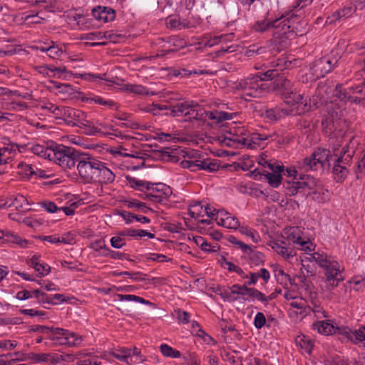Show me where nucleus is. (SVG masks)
Segmentation results:
<instances>
[{"label":"nucleus","mask_w":365,"mask_h":365,"mask_svg":"<svg viewBox=\"0 0 365 365\" xmlns=\"http://www.w3.org/2000/svg\"><path fill=\"white\" fill-rule=\"evenodd\" d=\"M37 70L40 73L43 74H48V71L53 72L54 74L64 73L66 72V68L65 67L40 66Z\"/></svg>","instance_id":"42"},{"label":"nucleus","mask_w":365,"mask_h":365,"mask_svg":"<svg viewBox=\"0 0 365 365\" xmlns=\"http://www.w3.org/2000/svg\"><path fill=\"white\" fill-rule=\"evenodd\" d=\"M196 155L197 153H192L188 156V159L182 160L180 165L183 168H187L192 172L196 171Z\"/></svg>","instance_id":"35"},{"label":"nucleus","mask_w":365,"mask_h":365,"mask_svg":"<svg viewBox=\"0 0 365 365\" xmlns=\"http://www.w3.org/2000/svg\"><path fill=\"white\" fill-rule=\"evenodd\" d=\"M346 153V150H344V148L343 155L334 160V164L332 168V172L336 175L337 180H341L343 178H344L348 173L346 167L345 166V163L344 162V160H347V158H345L344 160L343 159L344 157L345 156Z\"/></svg>","instance_id":"16"},{"label":"nucleus","mask_w":365,"mask_h":365,"mask_svg":"<svg viewBox=\"0 0 365 365\" xmlns=\"http://www.w3.org/2000/svg\"><path fill=\"white\" fill-rule=\"evenodd\" d=\"M259 163L264 169L259 171L258 173L264 175L271 186L277 187L282 181V165L274 160H266L264 159H262Z\"/></svg>","instance_id":"8"},{"label":"nucleus","mask_w":365,"mask_h":365,"mask_svg":"<svg viewBox=\"0 0 365 365\" xmlns=\"http://www.w3.org/2000/svg\"><path fill=\"white\" fill-rule=\"evenodd\" d=\"M127 180L129 182L130 187L139 190H150L153 188V186L150 182L143 180H138L135 178L127 177Z\"/></svg>","instance_id":"30"},{"label":"nucleus","mask_w":365,"mask_h":365,"mask_svg":"<svg viewBox=\"0 0 365 365\" xmlns=\"http://www.w3.org/2000/svg\"><path fill=\"white\" fill-rule=\"evenodd\" d=\"M29 202L26 198L22 195H18L16 196L12 202L9 204V207L14 206L17 210L24 211L26 208V205H28Z\"/></svg>","instance_id":"34"},{"label":"nucleus","mask_w":365,"mask_h":365,"mask_svg":"<svg viewBox=\"0 0 365 365\" xmlns=\"http://www.w3.org/2000/svg\"><path fill=\"white\" fill-rule=\"evenodd\" d=\"M222 265L226 267L229 271L234 272H240L242 273V269L234 264L233 263L227 261L225 257H222L221 259Z\"/></svg>","instance_id":"59"},{"label":"nucleus","mask_w":365,"mask_h":365,"mask_svg":"<svg viewBox=\"0 0 365 365\" xmlns=\"http://www.w3.org/2000/svg\"><path fill=\"white\" fill-rule=\"evenodd\" d=\"M273 86L281 96H284L285 93L292 91L294 88L292 83L286 78L279 76L274 79L273 82Z\"/></svg>","instance_id":"19"},{"label":"nucleus","mask_w":365,"mask_h":365,"mask_svg":"<svg viewBox=\"0 0 365 365\" xmlns=\"http://www.w3.org/2000/svg\"><path fill=\"white\" fill-rule=\"evenodd\" d=\"M313 69L317 77H323L331 71V61L326 58H319L314 63Z\"/></svg>","instance_id":"17"},{"label":"nucleus","mask_w":365,"mask_h":365,"mask_svg":"<svg viewBox=\"0 0 365 365\" xmlns=\"http://www.w3.org/2000/svg\"><path fill=\"white\" fill-rule=\"evenodd\" d=\"M293 242L301 246V249L304 251L311 252L313 250L312 244L307 241H303L299 237L296 240H294Z\"/></svg>","instance_id":"61"},{"label":"nucleus","mask_w":365,"mask_h":365,"mask_svg":"<svg viewBox=\"0 0 365 365\" xmlns=\"http://www.w3.org/2000/svg\"><path fill=\"white\" fill-rule=\"evenodd\" d=\"M220 225L229 229H237L240 227V222L235 217L230 215Z\"/></svg>","instance_id":"46"},{"label":"nucleus","mask_w":365,"mask_h":365,"mask_svg":"<svg viewBox=\"0 0 365 365\" xmlns=\"http://www.w3.org/2000/svg\"><path fill=\"white\" fill-rule=\"evenodd\" d=\"M127 90L136 94H148L147 89L140 85H128Z\"/></svg>","instance_id":"58"},{"label":"nucleus","mask_w":365,"mask_h":365,"mask_svg":"<svg viewBox=\"0 0 365 365\" xmlns=\"http://www.w3.org/2000/svg\"><path fill=\"white\" fill-rule=\"evenodd\" d=\"M280 19H275L272 21H267L265 20L259 21L255 24V29L257 31L263 32L268 30L270 28H279L281 22H279Z\"/></svg>","instance_id":"28"},{"label":"nucleus","mask_w":365,"mask_h":365,"mask_svg":"<svg viewBox=\"0 0 365 365\" xmlns=\"http://www.w3.org/2000/svg\"><path fill=\"white\" fill-rule=\"evenodd\" d=\"M282 98L287 105L290 106V108H294L298 106L301 108L303 106V96L297 93L295 88H293L292 91H289V93H285Z\"/></svg>","instance_id":"15"},{"label":"nucleus","mask_w":365,"mask_h":365,"mask_svg":"<svg viewBox=\"0 0 365 365\" xmlns=\"http://www.w3.org/2000/svg\"><path fill=\"white\" fill-rule=\"evenodd\" d=\"M314 329L318 332L324 335L336 334L335 327L329 321H321L314 324Z\"/></svg>","instance_id":"24"},{"label":"nucleus","mask_w":365,"mask_h":365,"mask_svg":"<svg viewBox=\"0 0 365 365\" xmlns=\"http://www.w3.org/2000/svg\"><path fill=\"white\" fill-rule=\"evenodd\" d=\"M92 15L97 21L107 23L115 19V11L110 7L98 6L92 9Z\"/></svg>","instance_id":"13"},{"label":"nucleus","mask_w":365,"mask_h":365,"mask_svg":"<svg viewBox=\"0 0 365 365\" xmlns=\"http://www.w3.org/2000/svg\"><path fill=\"white\" fill-rule=\"evenodd\" d=\"M246 138L243 137L233 136L232 138H225L224 140L226 145L230 147L237 146L238 145H245Z\"/></svg>","instance_id":"41"},{"label":"nucleus","mask_w":365,"mask_h":365,"mask_svg":"<svg viewBox=\"0 0 365 365\" xmlns=\"http://www.w3.org/2000/svg\"><path fill=\"white\" fill-rule=\"evenodd\" d=\"M48 56L51 58H58L63 53V50L58 46H54L53 44L48 47L47 49Z\"/></svg>","instance_id":"54"},{"label":"nucleus","mask_w":365,"mask_h":365,"mask_svg":"<svg viewBox=\"0 0 365 365\" xmlns=\"http://www.w3.org/2000/svg\"><path fill=\"white\" fill-rule=\"evenodd\" d=\"M228 241L230 243H232V245H237L239 248H240L243 251L244 253L246 252H248L250 250V246L245 244L244 242L239 240L238 239H237L235 237H234L232 235L229 236Z\"/></svg>","instance_id":"57"},{"label":"nucleus","mask_w":365,"mask_h":365,"mask_svg":"<svg viewBox=\"0 0 365 365\" xmlns=\"http://www.w3.org/2000/svg\"><path fill=\"white\" fill-rule=\"evenodd\" d=\"M76 168L80 177L86 182L108 184L115 180V175L106 164L88 153L83 152Z\"/></svg>","instance_id":"2"},{"label":"nucleus","mask_w":365,"mask_h":365,"mask_svg":"<svg viewBox=\"0 0 365 365\" xmlns=\"http://www.w3.org/2000/svg\"><path fill=\"white\" fill-rule=\"evenodd\" d=\"M178 319L180 323L187 324L190 322V314L182 309H178L175 311Z\"/></svg>","instance_id":"60"},{"label":"nucleus","mask_w":365,"mask_h":365,"mask_svg":"<svg viewBox=\"0 0 365 365\" xmlns=\"http://www.w3.org/2000/svg\"><path fill=\"white\" fill-rule=\"evenodd\" d=\"M67 329H61V328H53L50 327L49 333L51 334L50 339L53 341H60V337H64L66 334Z\"/></svg>","instance_id":"45"},{"label":"nucleus","mask_w":365,"mask_h":365,"mask_svg":"<svg viewBox=\"0 0 365 365\" xmlns=\"http://www.w3.org/2000/svg\"><path fill=\"white\" fill-rule=\"evenodd\" d=\"M131 349L120 347L112 351L110 354L120 361L128 363V360L131 356Z\"/></svg>","instance_id":"31"},{"label":"nucleus","mask_w":365,"mask_h":365,"mask_svg":"<svg viewBox=\"0 0 365 365\" xmlns=\"http://www.w3.org/2000/svg\"><path fill=\"white\" fill-rule=\"evenodd\" d=\"M299 111L295 110V108H280L278 107H276L274 108H269L267 109L265 112V115L267 118L273 120H277L279 118L292 115H296L299 114Z\"/></svg>","instance_id":"14"},{"label":"nucleus","mask_w":365,"mask_h":365,"mask_svg":"<svg viewBox=\"0 0 365 365\" xmlns=\"http://www.w3.org/2000/svg\"><path fill=\"white\" fill-rule=\"evenodd\" d=\"M160 348L162 354L165 356L179 358L181 355L179 351L173 349L171 346H168V344H161Z\"/></svg>","instance_id":"36"},{"label":"nucleus","mask_w":365,"mask_h":365,"mask_svg":"<svg viewBox=\"0 0 365 365\" xmlns=\"http://www.w3.org/2000/svg\"><path fill=\"white\" fill-rule=\"evenodd\" d=\"M362 341H365V325L354 331L352 342L358 344Z\"/></svg>","instance_id":"48"},{"label":"nucleus","mask_w":365,"mask_h":365,"mask_svg":"<svg viewBox=\"0 0 365 365\" xmlns=\"http://www.w3.org/2000/svg\"><path fill=\"white\" fill-rule=\"evenodd\" d=\"M28 264L38 272L39 276L47 275L51 269L47 264L41 262L38 256H33L28 260Z\"/></svg>","instance_id":"21"},{"label":"nucleus","mask_w":365,"mask_h":365,"mask_svg":"<svg viewBox=\"0 0 365 365\" xmlns=\"http://www.w3.org/2000/svg\"><path fill=\"white\" fill-rule=\"evenodd\" d=\"M61 108L59 106H56V105L51 103H47L43 106V108L46 109L53 113L55 115L58 117H61Z\"/></svg>","instance_id":"62"},{"label":"nucleus","mask_w":365,"mask_h":365,"mask_svg":"<svg viewBox=\"0 0 365 365\" xmlns=\"http://www.w3.org/2000/svg\"><path fill=\"white\" fill-rule=\"evenodd\" d=\"M230 289L232 290L233 296L238 297V295H247L250 287H247V284L240 285L236 284L232 285Z\"/></svg>","instance_id":"39"},{"label":"nucleus","mask_w":365,"mask_h":365,"mask_svg":"<svg viewBox=\"0 0 365 365\" xmlns=\"http://www.w3.org/2000/svg\"><path fill=\"white\" fill-rule=\"evenodd\" d=\"M79 128H84V133L88 135H96L98 134H103V132H101L99 128L94 126L91 121L87 120L86 119H85V120L82 122L81 125L79 124Z\"/></svg>","instance_id":"33"},{"label":"nucleus","mask_w":365,"mask_h":365,"mask_svg":"<svg viewBox=\"0 0 365 365\" xmlns=\"http://www.w3.org/2000/svg\"><path fill=\"white\" fill-rule=\"evenodd\" d=\"M245 253L249 255L250 262L255 266L262 264L264 262V255L259 251L252 250L251 247H250L248 252Z\"/></svg>","instance_id":"29"},{"label":"nucleus","mask_w":365,"mask_h":365,"mask_svg":"<svg viewBox=\"0 0 365 365\" xmlns=\"http://www.w3.org/2000/svg\"><path fill=\"white\" fill-rule=\"evenodd\" d=\"M110 244L113 248L120 249L125 245V239L119 234L110 239Z\"/></svg>","instance_id":"52"},{"label":"nucleus","mask_w":365,"mask_h":365,"mask_svg":"<svg viewBox=\"0 0 365 365\" xmlns=\"http://www.w3.org/2000/svg\"><path fill=\"white\" fill-rule=\"evenodd\" d=\"M297 279H299V282L301 284L302 287H304L306 290L311 289V283L307 279V277L306 276L304 271H302V273H301V274H299L297 276Z\"/></svg>","instance_id":"64"},{"label":"nucleus","mask_w":365,"mask_h":365,"mask_svg":"<svg viewBox=\"0 0 365 365\" xmlns=\"http://www.w3.org/2000/svg\"><path fill=\"white\" fill-rule=\"evenodd\" d=\"M117 297L120 301H134L142 304H150L143 298L133 294H117Z\"/></svg>","instance_id":"43"},{"label":"nucleus","mask_w":365,"mask_h":365,"mask_svg":"<svg viewBox=\"0 0 365 365\" xmlns=\"http://www.w3.org/2000/svg\"><path fill=\"white\" fill-rule=\"evenodd\" d=\"M272 247L277 252V254L280 255L285 259L293 257L295 255V253H294L292 249L284 247L278 242H273Z\"/></svg>","instance_id":"32"},{"label":"nucleus","mask_w":365,"mask_h":365,"mask_svg":"<svg viewBox=\"0 0 365 365\" xmlns=\"http://www.w3.org/2000/svg\"><path fill=\"white\" fill-rule=\"evenodd\" d=\"M335 328H336V334L338 333L339 334H341L342 336H344L349 340L352 341L353 336H354V331H352L351 329H349V327H335Z\"/></svg>","instance_id":"55"},{"label":"nucleus","mask_w":365,"mask_h":365,"mask_svg":"<svg viewBox=\"0 0 365 365\" xmlns=\"http://www.w3.org/2000/svg\"><path fill=\"white\" fill-rule=\"evenodd\" d=\"M59 344L68 346H78L82 342V336L76 335L73 332H69L68 330L64 337H60Z\"/></svg>","instance_id":"23"},{"label":"nucleus","mask_w":365,"mask_h":365,"mask_svg":"<svg viewBox=\"0 0 365 365\" xmlns=\"http://www.w3.org/2000/svg\"><path fill=\"white\" fill-rule=\"evenodd\" d=\"M331 88L326 83L320 82L316 89L314 93L309 98L303 100V106L294 108L295 110L299 111L298 115H301L305 112L319 108L324 103H326V111L329 116L322 120V124L324 133L330 135V143L333 149L336 150L342 143V133L340 132L337 134L334 133L335 125L334 120L340 119L343 115L342 110L339 109V106L336 109L334 108V104L332 101L327 102V98L331 93Z\"/></svg>","instance_id":"1"},{"label":"nucleus","mask_w":365,"mask_h":365,"mask_svg":"<svg viewBox=\"0 0 365 365\" xmlns=\"http://www.w3.org/2000/svg\"><path fill=\"white\" fill-rule=\"evenodd\" d=\"M214 212H215L214 220L217 222V225H219L223 224L224 220H225L229 217V215H230V213H228L227 211L224 210L215 209Z\"/></svg>","instance_id":"50"},{"label":"nucleus","mask_w":365,"mask_h":365,"mask_svg":"<svg viewBox=\"0 0 365 365\" xmlns=\"http://www.w3.org/2000/svg\"><path fill=\"white\" fill-rule=\"evenodd\" d=\"M266 324V318L262 312H257L254 319L255 327L259 329L262 328Z\"/></svg>","instance_id":"56"},{"label":"nucleus","mask_w":365,"mask_h":365,"mask_svg":"<svg viewBox=\"0 0 365 365\" xmlns=\"http://www.w3.org/2000/svg\"><path fill=\"white\" fill-rule=\"evenodd\" d=\"M314 185V179L309 175H304L297 181L287 180L284 183L287 193L289 195H295L298 192H304L307 190H311Z\"/></svg>","instance_id":"9"},{"label":"nucleus","mask_w":365,"mask_h":365,"mask_svg":"<svg viewBox=\"0 0 365 365\" xmlns=\"http://www.w3.org/2000/svg\"><path fill=\"white\" fill-rule=\"evenodd\" d=\"M352 9L350 7L344 8L341 10L335 11L331 16H329L327 19V24H334L336 21L342 18L349 17L351 15Z\"/></svg>","instance_id":"27"},{"label":"nucleus","mask_w":365,"mask_h":365,"mask_svg":"<svg viewBox=\"0 0 365 365\" xmlns=\"http://www.w3.org/2000/svg\"><path fill=\"white\" fill-rule=\"evenodd\" d=\"M126 205L128 208H135L137 210L146 212L148 207H146L144 202H140L138 200H132L126 202Z\"/></svg>","instance_id":"44"},{"label":"nucleus","mask_w":365,"mask_h":365,"mask_svg":"<svg viewBox=\"0 0 365 365\" xmlns=\"http://www.w3.org/2000/svg\"><path fill=\"white\" fill-rule=\"evenodd\" d=\"M253 299H257L262 303H266L265 295L257 289L250 287L248 294Z\"/></svg>","instance_id":"47"},{"label":"nucleus","mask_w":365,"mask_h":365,"mask_svg":"<svg viewBox=\"0 0 365 365\" xmlns=\"http://www.w3.org/2000/svg\"><path fill=\"white\" fill-rule=\"evenodd\" d=\"M220 165L216 160L201 158L196 155V171L204 170L209 172H214L219 169Z\"/></svg>","instance_id":"20"},{"label":"nucleus","mask_w":365,"mask_h":365,"mask_svg":"<svg viewBox=\"0 0 365 365\" xmlns=\"http://www.w3.org/2000/svg\"><path fill=\"white\" fill-rule=\"evenodd\" d=\"M362 86L349 87L348 90L343 88L341 85H337L334 90V96L336 97L341 102L359 103L360 98L354 96V94L361 93Z\"/></svg>","instance_id":"11"},{"label":"nucleus","mask_w":365,"mask_h":365,"mask_svg":"<svg viewBox=\"0 0 365 365\" xmlns=\"http://www.w3.org/2000/svg\"><path fill=\"white\" fill-rule=\"evenodd\" d=\"M142 197L145 199H148L152 202L163 203L165 200V197L160 193H154L153 192H149L148 193H145L142 195Z\"/></svg>","instance_id":"49"},{"label":"nucleus","mask_w":365,"mask_h":365,"mask_svg":"<svg viewBox=\"0 0 365 365\" xmlns=\"http://www.w3.org/2000/svg\"><path fill=\"white\" fill-rule=\"evenodd\" d=\"M240 232L242 235H245L250 237L251 240H252V242H257L260 240V237H259V234L256 231H255L252 229H250L247 227H244V226L240 227Z\"/></svg>","instance_id":"37"},{"label":"nucleus","mask_w":365,"mask_h":365,"mask_svg":"<svg viewBox=\"0 0 365 365\" xmlns=\"http://www.w3.org/2000/svg\"><path fill=\"white\" fill-rule=\"evenodd\" d=\"M226 38H227V36H225V35L217 36L211 37L207 40H205L203 42V43L205 46L212 47L216 44L220 43L222 41H225Z\"/></svg>","instance_id":"51"},{"label":"nucleus","mask_w":365,"mask_h":365,"mask_svg":"<svg viewBox=\"0 0 365 365\" xmlns=\"http://www.w3.org/2000/svg\"><path fill=\"white\" fill-rule=\"evenodd\" d=\"M29 150H31L34 154L42 157L45 159L48 158L51 160V155L54 152L53 148H48L41 145H31Z\"/></svg>","instance_id":"22"},{"label":"nucleus","mask_w":365,"mask_h":365,"mask_svg":"<svg viewBox=\"0 0 365 365\" xmlns=\"http://www.w3.org/2000/svg\"><path fill=\"white\" fill-rule=\"evenodd\" d=\"M279 76V73L277 70H268L267 71L261 73L260 76H258V77L260 78L262 83L266 80L276 79Z\"/></svg>","instance_id":"53"},{"label":"nucleus","mask_w":365,"mask_h":365,"mask_svg":"<svg viewBox=\"0 0 365 365\" xmlns=\"http://www.w3.org/2000/svg\"><path fill=\"white\" fill-rule=\"evenodd\" d=\"M297 15L292 14L290 16L286 17L282 16L281 19H284L282 22V30L276 31L271 40L273 49L276 51H280L289 47L290 45L289 36L293 35L297 28L294 25Z\"/></svg>","instance_id":"4"},{"label":"nucleus","mask_w":365,"mask_h":365,"mask_svg":"<svg viewBox=\"0 0 365 365\" xmlns=\"http://www.w3.org/2000/svg\"><path fill=\"white\" fill-rule=\"evenodd\" d=\"M83 153V152L72 147L58 145L54 147V152L51 155V160H53L55 163L64 170L72 169L76 167Z\"/></svg>","instance_id":"5"},{"label":"nucleus","mask_w":365,"mask_h":365,"mask_svg":"<svg viewBox=\"0 0 365 365\" xmlns=\"http://www.w3.org/2000/svg\"><path fill=\"white\" fill-rule=\"evenodd\" d=\"M197 103L194 101L178 102L170 106V114L175 117L185 116L190 119H210L217 123L226 120H231L234 113L225 111H206L203 109H197Z\"/></svg>","instance_id":"3"},{"label":"nucleus","mask_w":365,"mask_h":365,"mask_svg":"<svg viewBox=\"0 0 365 365\" xmlns=\"http://www.w3.org/2000/svg\"><path fill=\"white\" fill-rule=\"evenodd\" d=\"M344 269V267L341 266L338 271L324 272L325 279L327 280H332L334 279L337 281H344V278L341 275V272Z\"/></svg>","instance_id":"38"},{"label":"nucleus","mask_w":365,"mask_h":365,"mask_svg":"<svg viewBox=\"0 0 365 365\" xmlns=\"http://www.w3.org/2000/svg\"><path fill=\"white\" fill-rule=\"evenodd\" d=\"M41 205L48 212H50V213L58 212V207L53 202H51V201L43 202H41Z\"/></svg>","instance_id":"63"},{"label":"nucleus","mask_w":365,"mask_h":365,"mask_svg":"<svg viewBox=\"0 0 365 365\" xmlns=\"http://www.w3.org/2000/svg\"><path fill=\"white\" fill-rule=\"evenodd\" d=\"M166 26L170 29H182L189 26L185 21H181L180 18L175 15H170L166 19Z\"/></svg>","instance_id":"25"},{"label":"nucleus","mask_w":365,"mask_h":365,"mask_svg":"<svg viewBox=\"0 0 365 365\" xmlns=\"http://www.w3.org/2000/svg\"><path fill=\"white\" fill-rule=\"evenodd\" d=\"M61 115L60 118H63L68 125L72 126H78L82 124L86 119V114L81 110L69 108L62 107Z\"/></svg>","instance_id":"12"},{"label":"nucleus","mask_w":365,"mask_h":365,"mask_svg":"<svg viewBox=\"0 0 365 365\" xmlns=\"http://www.w3.org/2000/svg\"><path fill=\"white\" fill-rule=\"evenodd\" d=\"M295 342L305 353L310 354L312 352L313 342L309 336L305 335L297 336L295 339Z\"/></svg>","instance_id":"26"},{"label":"nucleus","mask_w":365,"mask_h":365,"mask_svg":"<svg viewBox=\"0 0 365 365\" xmlns=\"http://www.w3.org/2000/svg\"><path fill=\"white\" fill-rule=\"evenodd\" d=\"M19 150V145L14 143H9L0 148V165L8 163L12 158L11 154Z\"/></svg>","instance_id":"18"},{"label":"nucleus","mask_w":365,"mask_h":365,"mask_svg":"<svg viewBox=\"0 0 365 365\" xmlns=\"http://www.w3.org/2000/svg\"><path fill=\"white\" fill-rule=\"evenodd\" d=\"M216 293L219 294L225 301L227 302H234L240 299L239 297L233 296L232 290H230V292H228L227 290L222 289L220 287L217 288Z\"/></svg>","instance_id":"40"},{"label":"nucleus","mask_w":365,"mask_h":365,"mask_svg":"<svg viewBox=\"0 0 365 365\" xmlns=\"http://www.w3.org/2000/svg\"><path fill=\"white\" fill-rule=\"evenodd\" d=\"M237 87L242 89L245 96L252 98L261 97L269 88L266 83H262L258 76L241 80Z\"/></svg>","instance_id":"7"},{"label":"nucleus","mask_w":365,"mask_h":365,"mask_svg":"<svg viewBox=\"0 0 365 365\" xmlns=\"http://www.w3.org/2000/svg\"><path fill=\"white\" fill-rule=\"evenodd\" d=\"M332 155L330 150L319 148L309 157L304 158L298 163V168L303 171L329 169Z\"/></svg>","instance_id":"6"},{"label":"nucleus","mask_w":365,"mask_h":365,"mask_svg":"<svg viewBox=\"0 0 365 365\" xmlns=\"http://www.w3.org/2000/svg\"><path fill=\"white\" fill-rule=\"evenodd\" d=\"M309 262H315L324 272L338 271L341 265L332 257L318 252L312 253L307 257Z\"/></svg>","instance_id":"10"}]
</instances>
